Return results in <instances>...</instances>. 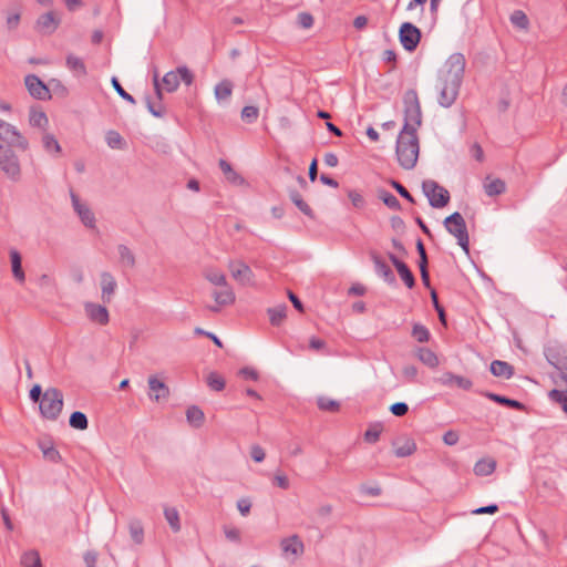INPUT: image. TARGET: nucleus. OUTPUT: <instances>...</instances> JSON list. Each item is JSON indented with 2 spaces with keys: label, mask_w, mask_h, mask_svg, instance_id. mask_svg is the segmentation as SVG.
I'll return each instance as SVG.
<instances>
[{
  "label": "nucleus",
  "mask_w": 567,
  "mask_h": 567,
  "mask_svg": "<svg viewBox=\"0 0 567 567\" xmlns=\"http://www.w3.org/2000/svg\"><path fill=\"white\" fill-rule=\"evenodd\" d=\"M287 309L288 307L286 303H280L276 307L268 308L267 313L269 316L270 323L275 327L280 326L287 316Z\"/></svg>",
  "instance_id": "32"
},
{
  "label": "nucleus",
  "mask_w": 567,
  "mask_h": 567,
  "mask_svg": "<svg viewBox=\"0 0 567 567\" xmlns=\"http://www.w3.org/2000/svg\"><path fill=\"white\" fill-rule=\"evenodd\" d=\"M547 362L560 372L564 381H567V349L558 343L548 344L544 349Z\"/></svg>",
  "instance_id": "7"
},
{
  "label": "nucleus",
  "mask_w": 567,
  "mask_h": 567,
  "mask_svg": "<svg viewBox=\"0 0 567 567\" xmlns=\"http://www.w3.org/2000/svg\"><path fill=\"white\" fill-rule=\"evenodd\" d=\"M42 145L43 148L48 153H55L59 154L61 152V146L58 142V140L54 137V135L50 133H44L42 136Z\"/></svg>",
  "instance_id": "46"
},
{
  "label": "nucleus",
  "mask_w": 567,
  "mask_h": 567,
  "mask_svg": "<svg viewBox=\"0 0 567 567\" xmlns=\"http://www.w3.org/2000/svg\"><path fill=\"white\" fill-rule=\"evenodd\" d=\"M390 412L395 416H404L409 412V405L405 402H395L390 405Z\"/></svg>",
  "instance_id": "60"
},
{
  "label": "nucleus",
  "mask_w": 567,
  "mask_h": 567,
  "mask_svg": "<svg viewBox=\"0 0 567 567\" xmlns=\"http://www.w3.org/2000/svg\"><path fill=\"white\" fill-rule=\"evenodd\" d=\"M416 357L426 367L433 369L439 365V358L431 349L421 347L416 350Z\"/></svg>",
  "instance_id": "30"
},
{
  "label": "nucleus",
  "mask_w": 567,
  "mask_h": 567,
  "mask_svg": "<svg viewBox=\"0 0 567 567\" xmlns=\"http://www.w3.org/2000/svg\"><path fill=\"white\" fill-rule=\"evenodd\" d=\"M111 83H112V86L113 89L116 91V93L125 101H127L128 103L131 104H135L136 101L134 99L133 95H131L130 93H127L123 86L121 85L118 79L116 76H113L111 79Z\"/></svg>",
  "instance_id": "53"
},
{
  "label": "nucleus",
  "mask_w": 567,
  "mask_h": 567,
  "mask_svg": "<svg viewBox=\"0 0 567 567\" xmlns=\"http://www.w3.org/2000/svg\"><path fill=\"white\" fill-rule=\"evenodd\" d=\"M388 257H389L390 261L392 262V265L394 266V268L396 269L400 278L403 280L405 286L409 289L414 288L416 281H415V277H414L413 272L411 271V269L409 268V266L404 261L399 259L392 252H388Z\"/></svg>",
  "instance_id": "16"
},
{
  "label": "nucleus",
  "mask_w": 567,
  "mask_h": 567,
  "mask_svg": "<svg viewBox=\"0 0 567 567\" xmlns=\"http://www.w3.org/2000/svg\"><path fill=\"white\" fill-rule=\"evenodd\" d=\"M69 424L71 427L80 431H84L89 426L87 416L81 411H74L69 419Z\"/></svg>",
  "instance_id": "39"
},
{
  "label": "nucleus",
  "mask_w": 567,
  "mask_h": 567,
  "mask_svg": "<svg viewBox=\"0 0 567 567\" xmlns=\"http://www.w3.org/2000/svg\"><path fill=\"white\" fill-rule=\"evenodd\" d=\"M70 197L72 202V207L74 212L78 214L79 218L81 219L82 224L87 228H94L95 227V216L91 208L85 204L82 203L76 195V193L73 189H70Z\"/></svg>",
  "instance_id": "12"
},
{
  "label": "nucleus",
  "mask_w": 567,
  "mask_h": 567,
  "mask_svg": "<svg viewBox=\"0 0 567 567\" xmlns=\"http://www.w3.org/2000/svg\"><path fill=\"white\" fill-rule=\"evenodd\" d=\"M318 408L322 411L337 412L340 409V403L327 396H319L317 400Z\"/></svg>",
  "instance_id": "51"
},
{
  "label": "nucleus",
  "mask_w": 567,
  "mask_h": 567,
  "mask_svg": "<svg viewBox=\"0 0 567 567\" xmlns=\"http://www.w3.org/2000/svg\"><path fill=\"white\" fill-rule=\"evenodd\" d=\"M21 565L23 567H41L42 561L39 551L35 549L24 551L21 556Z\"/></svg>",
  "instance_id": "38"
},
{
  "label": "nucleus",
  "mask_w": 567,
  "mask_h": 567,
  "mask_svg": "<svg viewBox=\"0 0 567 567\" xmlns=\"http://www.w3.org/2000/svg\"><path fill=\"white\" fill-rule=\"evenodd\" d=\"M163 84L167 92H174L179 86V78L176 71H169L163 76Z\"/></svg>",
  "instance_id": "47"
},
{
  "label": "nucleus",
  "mask_w": 567,
  "mask_h": 567,
  "mask_svg": "<svg viewBox=\"0 0 567 567\" xmlns=\"http://www.w3.org/2000/svg\"><path fill=\"white\" fill-rule=\"evenodd\" d=\"M63 409V394L58 388H48L39 403L42 417L55 421Z\"/></svg>",
  "instance_id": "4"
},
{
  "label": "nucleus",
  "mask_w": 567,
  "mask_h": 567,
  "mask_svg": "<svg viewBox=\"0 0 567 567\" xmlns=\"http://www.w3.org/2000/svg\"><path fill=\"white\" fill-rule=\"evenodd\" d=\"M0 168L12 179L20 176V164L11 147L0 144Z\"/></svg>",
  "instance_id": "10"
},
{
  "label": "nucleus",
  "mask_w": 567,
  "mask_h": 567,
  "mask_svg": "<svg viewBox=\"0 0 567 567\" xmlns=\"http://www.w3.org/2000/svg\"><path fill=\"white\" fill-rule=\"evenodd\" d=\"M38 446L47 461L52 463H60L62 461L60 452L53 446L51 442L39 441Z\"/></svg>",
  "instance_id": "27"
},
{
  "label": "nucleus",
  "mask_w": 567,
  "mask_h": 567,
  "mask_svg": "<svg viewBox=\"0 0 567 567\" xmlns=\"http://www.w3.org/2000/svg\"><path fill=\"white\" fill-rule=\"evenodd\" d=\"M228 268L233 278L240 285L246 286L252 282L254 272L246 262L241 260H230Z\"/></svg>",
  "instance_id": "14"
},
{
  "label": "nucleus",
  "mask_w": 567,
  "mask_h": 567,
  "mask_svg": "<svg viewBox=\"0 0 567 567\" xmlns=\"http://www.w3.org/2000/svg\"><path fill=\"white\" fill-rule=\"evenodd\" d=\"M219 168L224 173L226 179L235 185H241L245 183L243 176H240L237 172L234 171L231 165L226 159H219Z\"/></svg>",
  "instance_id": "31"
},
{
  "label": "nucleus",
  "mask_w": 567,
  "mask_h": 567,
  "mask_svg": "<svg viewBox=\"0 0 567 567\" xmlns=\"http://www.w3.org/2000/svg\"><path fill=\"white\" fill-rule=\"evenodd\" d=\"M164 516L174 533H178L181 530V522L179 514L175 507H165Z\"/></svg>",
  "instance_id": "41"
},
{
  "label": "nucleus",
  "mask_w": 567,
  "mask_h": 567,
  "mask_svg": "<svg viewBox=\"0 0 567 567\" xmlns=\"http://www.w3.org/2000/svg\"><path fill=\"white\" fill-rule=\"evenodd\" d=\"M205 278L215 286H228L225 275L220 271L209 269L205 272Z\"/></svg>",
  "instance_id": "50"
},
{
  "label": "nucleus",
  "mask_w": 567,
  "mask_h": 567,
  "mask_svg": "<svg viewBox=\"0 0 567 567\" xmlns=\"http://www.w3.org/2000/svg\"><path fill=\"white\" fill-rule=\"evenodd\" d=\"M496 468V461L491 457L481 458L474 465V473L477 476L491 475Z\"/></svg>",
  "instance_id": "28"
},
{
  "label": "nucleus",
  "mask_w": 567,
  "mask_h": 567,
  "mask_svg": "<svg viewBox=\"0 0 567 567\" xmlns=\"http://www.w3.org/2000/svg\"><path fill=\"white\" fill-rule=\"evenodd\" d=\"M258 115H259L258 107L252 106V105L245 106L241 111V118L244 122H247V123H254L258 118Z\"/></svg>",
  "instance_id": "56"
},
{
  "label": "nucleus",
  "mask_w": 567,
  "mask_h": 567,
  "mask_svg": "<svg viewBox=\"0 0 567 567\" xmlns=\"http://www.w3.org/2000/svg\"><path fill=\"white\" fill-rule=\"evenodd\" d=\"M404 105V124L401 131L404 133H417V128L422 125V111L417 92L409 89L403 95Z\"/></svg>",
  "instance_id": "3"
},
{
  "label": "nucleus",
  "mask_w": 567,
  "mask_h": 567,
  "mask_svg": "<svg viewBox=\"0 0 567 567\" xmlns=\"http://www.w3.org/2000/svg\"><path fill=\"white\" fill-rule=\"evenodd\" d=\"M186 419L192 426L198 429L205 421V414L200 408L192 405L186 410Z\"/></svg>",
  "instance_id": "34"
},
{
  "label": "nucleus",
  "mask_w": 567,
  "mask_h": 567,
  "mask_svg": "<svg viewBox=\"0 0 567 567\" xmlns=\"http://www.w3.org/2000/svg\"><path fill=\"white\" fill-rule=\"evenodd\" d=\"M483 395L486 396L487 399H489L491 401L498 403L501 405H504V406H507V408H511V409H514L517 411L525 410V405L517 400H514V399H511V398H507V396H504L501 394H496L493 392H484Z\"/></svg>",
  "instance_id": "22"
},
{
  "label": "nucleus",
  "mask_w": 567,
  "mask_h": 567,
  "mask_svg": "<svg viewBox=\"0 0 567 567\" xmlns=\"http://www.w3.org/2000/svg\"><path fill=\"white\" fill-rule=\"evenodd\" d=\"M445 70L440 75L439 103L450 107L456 100L465 71V58L462 53H453L444 65Z\"/></svg>",
  "instance_id": "1"
},
{
  "label": "nucleus",
  "mask_w": 567,
  "mask_h": 567,
  "mask_svg": "<svg viewBox=\"0 0 567 567\" xmlns=\"http://www.w3.org/2000/svg\"><path fill=\"white\" fill-rule=\"evenodd\" d=\"M378 198L381 199L383 204L388 206L390 209H401V203L399 202V199L393 194L383 188L378 189Z\"/></svg>",
  "instance_id": "42"
},
{
  "label": "nucleus",
  "mask_w": 567,
  "mask_h": 567,
  "mask_svg": "<svg viewBox=\"0 0 567 567\" xmlns=\"http://www.w3.org/2000/svg\"><path fill=\"white\" fill-rule=\"evenodd\" d=\"M60 23L61 20L56 13L49 11L37 19L34 29L42 35H51L59 28Z\"/></svg>",
  "instance_id": "13"
},
{
  "label": "nucleus",
  "mask_w": 567,
  "mask_h": 567,
  "mask_svg": "<svg viewBox=\"0 0 567 567\" xmlns=\"http://www.w3.org/2000/svg\"><path fill=\"white\" fill-rule=\"evenodd\" d=\"M131 538L135 544H142L144 540V528L140 520L134 519L128 525Z\"/></svg>",
  "instance_id": "43"
},
{
  "label": "nucleus",
  "mask_w": 567,
  "mask_h": 567,
  "mask_svg": "<svg viewBox=\"0 0 567 567\" xmlns=\"http://www.w3.org/2000/svg\"><path fill=\"white\" fill-rule=\"evenodd\" d=\"M105 141L109 147L113 150H123L126 147L125 140L121 134L114 130H110L105 135Z\"/></svg>",
  "instance_id": "40"
},
{
  "label": "nucleus",
  "mask_w": 567,
  "mask_h": 567,
  "mask_svg": "<svg viewBox=\"0 0 567 567\" xmlns=\"http://www.w3.org/2000/svg\"><path fill=\"white\" fill-rule=\"evenodd\" d=\"M0 140L7 143L6 146L17 147L27 151L29 143L16 126L0 118Z\"/></svg>",
  "instance_id": "8"
},
{
  "label": "nucleus",
  "mask_w": 567,
  "mask_h": 567,
  "mask_svg": "<svg viewBox=\"0 0 567 567\" xmlns=\"http://www.w3.org/2000/svg\"><path fill=\"white\" fill-rule=\"evenodd\" d=\"M20 20H21V14L20 12H12V13H8L7 16V28L9 30H14L18 28L19 23H20Z\"/></svg>",
  "instance_id": "64"
},
{
  "label": "nucleus",
  "mask_w": 567,
  "mask_h": 567,
  "mask_svg": "<svg viewBox=\"0 0 567 567\" xmlns=\"http://www.w3.org/2000/svg\"><path fill=\"white\" fill-rule=\"evenodd\" d=\"M402 374L406 382H415L417 377V368L415 365H405L402 369Z\"/></svg>",
  "instance_id": "63"
},
{
  "label": "nucleus",
  "mask_w": 567,
  "mask_h": 567,
  "mask_svg": "<svg viewBox=\"0 0 567 567\" xmlns=\"http://www.w3.org/2000/svg\"><path fill=\"white\" fill-rule=\"evenodd\" d=\"M420 143L417 133H404L401 131L396 138L395 154L400 166L404 169H413L417 163Z\"/></svg>",
  "instance_id": "2"
},
{
  "label": "nucleus",
  "mask_w": 567,
  "mask_h": 567,
  "mask_svg": "<svg viewBox=\"0 0 567 567\" xmlns=\"http://www.w3.org/2000/svg\"><path fill=\"white\" fill-rule=\"evenodd\" d=\"M24 84L33 99L45 101L51 99L48 85L35 74H28Z\"/></svg>",
  "instance_id": "11"
},
{
  "label": "nucleus",
  "mask_w": 567,
  "mask_h": 567,
  "mask_svg": "<svg viewBox=\"0 0 567 567\" xmlns=\"http://www.w3.org/2000/svg\"><path fill=\"white\" fill-rule=\"evenodd\" d=\"M206 383L213 391H223L225 389V379L217 372H210L206 378Z\"/></svg>",
  "instance_id": "45"
},
{
  "label": "nucleus",
  "mask_w": 567,
  "mask_h": 567,
  "mask_svg": "<svg viewBox=\"0 0 567 567\" xmlns=\"http://www.w3.org/2000/svg\"><path fill=\"white\" fill-rule=\"evenodd\" d=\"M146 107L148 112L155 117L164 116V106L162 105V103L155 104L151 101L148 96L146 97Z\"/></svg>",
  "instance_id": "59"
},
{
  "label": "nucleus",
  "mask_w": 567,
  "mask_h": 567,
  "mask_svg": "<svg viewBox=\"0 0 567 567\" xmlns=\"http://www.w3.org/2000/svg\"><path fill=\"white\" fill-rule=\"evenodd\" d=\"M430 295H431V300H432L433 307H434L435 311L437 312L440 322L445 326L446 324V313H445L443 306L439 301L437 292L435 291V289H431Z\"/></svg>",
  "instance_id": "52"
},
{
  "label": "nucleus",
  "mask_w": 567,
  "mask_h": 567,
  "mask_svg": "<svg viewBox=\"0 0 567 567\" xmlns=\"http://www.w3.org/2000/svg\"><path fill=\"white\" fill-rule=\"evenodd\" d=\"M422 190L433 208H443L450 202L449 190L433 179L423 181Z\"/></svg>",
  "instance_id": "6"
},
{
  "label": "nucleus",
  "mask_w": 567,
  "mask_h": 567,
  "mask_svg": "<svg viewBox=\"0 0 567 567\" xmlns=\"http://www.w3.org/2000/svg\"><path fill=\"white\" fill-rule=\"evenodd\" d=\"M120 262L126 268H134L136 260L133 251L125 245L117 246Z\"/></svg>",
  "instance_id": "37"
},
{
  "label": "nucleus",
  "mask_w": 567,
  "mask_h": 567,
  "mask_svg": "<svg viewBox=\"0 0 567 567\" xmlns=\"http://www.w3.org/2000/svg\"><path fill=\"white\" fill-rule=\"evenodd\" d=\"M225 537L233 543H240L241 540V533L240 530L235 526H228L225 525L223 527Z\"/></svg>",
  "instance_id": "57"
},
{
  "label": "nucleus",
  "mask_w": 567,
  "mask_h": 567,
  "mask_svg": "<svg viewBox=\"0 0 567 567\" xmlns=\"http://www.w3.org/2000/svg\"><path fill=\"white\" fill-rule=\"evenodd\" d=\"M221 288V290H214L212 292V297L216 302L215 306L207 307L212 312H219L220 307L233 305L236 300L235 292L229 285Z\"/></svg>",
  "instance_id": "15"
},
{
  "label": "nucleus",
  "mask_w": 567,
  "mask_h": 567,
  "mask_svg": "<svg viewBox=\"0 0 567 567\" xmlns=\"http://www.w3.org/2000/svg\"><path fill=\"white\" fill-rule=\"evenodd\" d=\"M422 38L421 30L411 22H403L399 29V40L404 50L413 52L416 50Z\"/></svg>",
  "instance_id": "9"
},
{
  "label": "nucleus",
  "mask_w": 567,
  "mask_h": 567,
  "mask_svg": "<svg viewBox=\"0 0 567 567\" xmlns=\"http://www.w3.org/2000/svg\"><path fill=\"white\" fill-rule=\"evenodd\" d=\"M549 399L559 404L563 411L567 414V393L565 390L553 389L548 393Z\"/></svg>",
  "instance_id": "48"
},
{
  "label": "nucleus",
  "mask_w": 567,
  "mask_h": 567,
  "mask_svg": "<svg viewBox=\"0 0 567 567\" xmlns=\"http://www.w3.org/2000/svg\"><path fill=\"white\" fill-rule=\"evenodd\" d=\"M150 399L158 402L162 399H167L169 395L168 386L155 375L148 378Z\"/></svg>",
  "instance_id": "19"
},
{
  "label": "nucleus",
  "mask_w": 567,
  "mask_h": 567,
  "mask_svg": "<svg viewBox=\"0 0 567 567\" xmlns=\"http://www.w3.org/2000/svg\"><path fill=\"white\" fill-rule=\"evenodd\" d=\"M430 331L429 329L421 324V323H414L413 327H412V337L421 342V343H424V342H427L430 340Z\"/></svg>",
  "instance_id": "49"
},
{
  "label": "nucleus",
  "mask_w": 567,
  "mask_h": 567,
  "mask_svg": "<svg viewBox=\"0 0 567 567\" xmlns=\"http://www.w3.org/2000/svg\"><path fill=\"white\" fill-rule=\"evenodd\" d=\"M348 197L355 208H362L365 205L363 196L354 189L348 192Z\"/></svg>",
  "instance_id": "61"
},
{
  "label": "nucleus",
  "mask_w": 567,
  "mask_h": 567,
  "mask_svg": "<svg viewBox=\"0 0 567 567\" xmlns=\"http://www.w3.org/2000/svg\"><path fill=\"white\" fill-rule=\"evenodd\" d=\"M491 373L497 378L511 379L514 374V367L506 361L494 360L489 367Z\"/></svg>",
  "instance_id": "24"
},
{
  "label": "nucleus",
  "mask_w": 567,
  "mask_h": 567,
  "mask_svg": "<svg viewBox=\"0 0 567 567\" xmlns=\"http://www.w3.org/2000/svg\"><path fill=\"white\" fill-rule=\"evenodd\" d=\"M284 554H290L296 557L303 554L305 545L298 535L284 538L280 543Z\"/></svg>",
  "instance_id": "21"
},
{
  "label": "nucleus",
  "mask_w": 567,
  "mask_h": 567,
  "mask_svg": "<svg viewBox=\"0 0 567 567\" xmlns=\"http://www.w3.org/2000/svg\"><path fill=\"white\" fill-rule=\"evenodd\" d=\"M84 310L87 318L101 326L109 323L110 315L106 307L93 302H85Z\"/></svg>",
  "instance_id": "17"
},
{
  "label": "nucleus",
  "mask_w": 567,
  "mask_h": 567,
  "mask_svg": "<svg viewBox=\"0 0 567 567\" xmlns=\"http://www.w3.org/2000/svg\"><path fill=\"white\" fill-rule=\"evenodd\" d=\"M298 25L303 29H309L313 24V17L308 12H301L297 17Z\"/></svg>",
  "instance_id": "62"
},
{
  "label": "nucleus",
  "mask_w": 567,
  "mask_h": 567,
  "mask_svg": "<svg viewBox=\"0 0 567 567\" xmlns=\"http://www.w3.org/2000/svg\"><path fill=\"white\" fill-rule=\"evenodd\" d=\"M443 225L449 234L454 236L465 254L470 252V237L466 223L461 213L455 212L445 217Z\"/></svg>",
  "instance_id": "5"
},
{
  "label": "nucleus",
  "mask_w": 567,
  "mask_h": 567,
  "mask_svg": "<svg viewBox=\"0 0 567 567\" xmlns=\"http://www.w3.org/2000/svg\"><path fill=\"white\" fill-rule=\"evenodd\" d=\"M382 431L383 425L381 423L377 422L371 424L369 429L364 432V441L370 444L378 442Z\"/></svg>",
  "instance_id": "44"
},
{
  "label": "nucleus",
  "mask_w": 567,
  "mask_h": 567,
  "mask_svg": "<svg viewBox=\"0 0 567 567\" xmlns=\"http://www.w3.org/2000/svg\"><path fill=\"white\" fill-rule=\"evenodd\" d=\"M65 65L78 78L85 76L87 74L83 60L72 53L66 55Z\"/></svg>",
  "instance_id": "25"
},
{
  "label": "nucleus",
  "mask_w": 567,
  "mask_h": 567,
  "mask_svg": "<svg viewBox=\"0 0 567 567\" xmlns=\"http://www.w3.org/2000/svg\"><path fill=\"white\" fill-rule=\"evenodd\" d=\"M511 21L515 27L519 29H527L529 24L527 16L520 10H516L512 13Z\"/></svg>",
  "instance_id": "54"
},
{
  "label": "nucleus",
  "mask_w": 567,
  "mask_h": 567,
  "mask_svg": "<svg viewBox=\"0 0 567 567\" xmlns=\"http://www.w3.org/2000/svg\"><path fill=\"white\" fill-rule=\"evenodd\" d=\"M10 261H11V270L14 279L19 282H24L25 275L22 268V257L21 254L17 249L10 250Z\"/></svg>",
  "instance_id": "23"
},
{
  "label": "nucleus",
  "mask_w": 567,
  "mask_h": 567,
  "mask_svg": "<svg viewBox=\"0 0 567 567\" xmlns=\"http://www.w3.org/2000/svg\"><path fill=\"white\" fill-rule=\"evenodd\" d=\"M117 287L116 280L113 275L109 271H104L101 274V289H102V300L103 302H111L112 297Z\"/></svg>",
  "instance_id": "20"
},
{
  "label": "nucleus",
  "mask_w": 567,
  "mask_h": 567,
  "mask_svg": "<svg viewBox=\"0 0 567 567\" xmlns=\"http://www.w3.org/2000/svg\"><path fill=\"white\" fill-rule=\"evenodd\" d=\"M389 184L398 192V194L401 197H403L404 199H406L408 202H410L412 204L415 203L414 197L411 195V193L400 182H398L395 179H390Z\"/></svg>",
  "instance_id": "55"
},
{
  "label": "nucleus",
  "mask_w": 567,
  "mask_h": 567,
  "mask_svg": "<svg viewBox=\"0 0 567 567\" xmlns=\"http://www.w3.org/2000/svg\"><path fill=\"white\" fill-rule=\"evenodd\" d=\"M484 190L487 196H497L506 190V184L501 178H495L492 181H488L487 178L486 182L484 183Z\"/></svg>",
  "instance_id": "36"
},
{
  "label": "nucleus",
  "mask_w": 567,
  "mask_h": 567,
  "mask_svg": "<svg viewBox=\"0 0 567 567\" xmlns=\"http://www.w3.org/2000/svg\"><path fill=\"white\" fill-rule=\"evenodd\" d=\"M401 440L393 441L394 454L398 457H406L412 455L416 451V444L412 439H404L403 443L400 444Z\"/></svg>",
  "instance_id": "26"
},
{
  "label": "nucleus",
  "mask_w": 567,
  "mask_h": 567,
  "mask_svg": "<svg viewBox=\"0 0 567 567\" xmlns=\"http://www.w3.org/2000/svg\"><path fill=\"white\" fill-rule=\"evenodd\" d=\"M29 123L33 127L45 131L49 125V118L43 111L31 107L29 113Z\"/></svg>",
  "instance_id": "29"
},
{
  "label": "nucleus",
  "mask_w": 567,
  "mask_h": 567,
  "mask_svg": "<svg viewBox=\"0 0 567 567\" xmlns=\"http://www.w3.org/2000/svg\"><path fill=\"white\" fill-rule=\"evenodd\" d=\"M289 197L291 202L298 207V209L303 213L309 218H315L313 210L311 207L303 200L302 196L297 189L289 190Z\"/></svg>",
  "instance_id": "33"
},
{
  "label": "nucleus",
  "mask_w": 567,
  "mask_h": 567,
  "mask_svg": "<svg viewBox=\"0 0 567 567\" xmlns=\"http://www.w3.org/2000/svg\"><path fill=\"white\" fill-rule=\"evenodd\" d=\"M371 260L373 261L375 272L383 278L389 285H396V278L390 266L375 252H370Z\"/></svg>",
  "instance_id": "18"
},
{
  "label": "nucleus",
  "mask_w": 567,
  "mask_h": 567,
  "mask_svg": "<svg viewBox=\"0 0 567 567\" xmlns=\"http://www.w3.org/2000/svg\"><path fill=\"white\" fill-rule=\"evenodd\" d=\"M233 83L229 80H223L215 86V97L218 102L227 101L233 93Z\"/></svg>",
  "instance_id": "35"
},
{
  "label": "nucleus",
  "mask_w": 567,
  "mask_h": 567,
  "mask_svg": "<svg viewBox=\"0 0 567 567\" xmlns=\"http://www.w3.org/2000/svg\"><path fill=\"white\" fill-rule=\"evenodd\" d=\"M176 73L178 74L179 80H182L186 85H190L193 83L194 75L187 66H178L176 69Z\"/></svg>",
  "instance_id": "58"
}]
</instances>
